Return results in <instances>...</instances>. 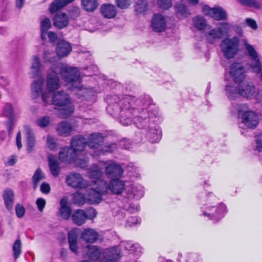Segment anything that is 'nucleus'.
Instances as JSON below:
<instances>
[{
  "label": "nucleus",
  "mask_w": 262,
  "mask_h": 262,
  "mask_svg": "<svg viewBox=\"0 0 262 262\" xmlns=\"http://www.w3.org/2000/svg\"><path fill=\"white\" fill-rule=\"evenodd\" d=\"M132 102L131 96L124 97L118 102V105L120 106V123L127 126L133 121L137 127L148 130L147 137L150 142H159L161 139L162 133L159 127L154 123L155 114L140 107L135 108L132 106Z\"/></svg>",
  "instance_id": "1"
},
{
  "label": "nucleus",
  "mask_w": 262,
  "mask_h": 262,
  "mask_svg": "<svg viewBox=\"0 0 262 262\" xmlns=\"http://www.w3.org/2000/svg\"><path fill=\"white\" fill-rule=\"evenodd\" d=\"M51 70L52 72L48 74L46 79L48 93L57 90L60 88V82L58 74L61 75L63 80L69 85V89H80L81 80L80 72L77 68L57 63L52 66Z\"/></svg>",
  "instance_id": "2"
},
{
  "label": "nucleus",
  "mask_w": 262,
  "mask_h": 262,
  "mask_svg": "<svg viewBox=\"0 0 262 262\" xmlns=\"http://www.w3.org/2000/svg\"><path fill=\"white\" fill-rule=\"evenodd\" d=\"M47 104H52L61 107L60 115L61 118H66L71 115L74 111V106L69 95L63 91H58L53 94L52 99Z\"/></svg>",
  "instance_id": "3"
},
{
  "label": "nucleus",
  "mask_w": 262,
  "mask_h": 262,
  "mask_svg": "<svg viewBox=\"0 0 262 262\" xmlns=\"http://www.w3.org/2000/svg\"><path fill=\"white\" fill-rule=\"evenodd\" d=\"M59 158L61 162L71 163L74 162L75 164L81 168H85L88 164L89 159L88 156L81 158V156L77 155L74 150L69 147H64L60 149L59 152Z\"/></svg>",
  "instance_id": "4"
},
{
  "label": "nucleus",
  "mask_w": 262,
  "mask_h": 262,
  "mask_svg": "<svg viewBox=\"0 0 262 262\" xmlns=\"http://www.w3.org/2000/svg\"><path fill=\"white\" fill-rule=\"evenodd\" d=\"M103 141V138L100 133H94L90 136L89 147L95 148L94 151H90V155L96 156L101 153L112 152L116 148V145L114 143L102 147L101 144Z\"/></svg>",
  "instance_id": "5"
},
{
  "label": "nucleus",
  "mask_w": 262,
  "mask_h": 262,
  "mask_svg": "<svg viewBox=\"0 0 262 262\" xmlns=\"http://www.w3.org/2000/svg\"><path fill=\"white\" fill-rule=\"evenodd\" d=\"M239 39L237 36L226 38L220 43L221 51L227 59L234 57L239 50Z\"/></svg>",
  "instance_id": "6"
},
{
  "label": "nucleus",
  "mask_w": 262,
  "mask_h": 262,
  "mask_svg": "<svg viewBox=\"0 0 262 262\" xmlns=\"http://www.w3.org/2000/svg\"><path fill=\"white\" fill-rule=\"evenodd\" d=\"M120 178L113 179L108 183L105 180H100V185L103 187L102 192L107 193L109 191L114 194H121L125 188V182L120 179Z\"/></svg>",
  "instance_id": "7"
},
{
  "label": "nucleus",
  "mask_w": 262,
  "mask_h": 262,
  "mask_svg": "<svg viewBox=\"0 0 262 262\" xmlns=\"http://www.w3.org/2000/svg\"><path fill=\"white\" fill-rule=\"evenodd\" d=\"M90 138L89 142L81 135H76L74 136L71 141L70 146L74 150V151L77 155H80L81 158H83L84 156H88L84 151L85 149L88 147L89 149L94 151L95 148H92L89 147Z\"/></svg>",
  "instance_id": "8"
},
{
  "label": "nucleus",
  "mask_w": 262,
  "mask_h": 262,
  "mask_svg": "<svg viewBox=\"0 0 262 262\" xmlns=\"http://www.w3.org/2000/svg\"><path fill=\"white\" fill-rule=\"evenodd\" d=\"M100 180L97 181V185L95 187H93L88 190L85 193V199L87 203L93 204L100 203L102 199V195L105 194V192H102L103 187L100 185Z\"/></svg>",
  "instance_id": "9"
},
{
  "label": "nucleus",
  "mask_w": 262,
  "mask_h": 262,
  "mask_svg": "<svg viewBox=\"0 0 262 262\" xmlns=\"http://www.w3.org/2000/svg\"><path fill=\"white\" fill-rule=\"evenodd\" d=\"M244 45L248 55L250 57L249 66L252 70L258 72L260 68V63H262L260 60V56L258 55L254 48L252 45L248 43L246 40H244Z\"/></svg>",
  "instance_id": "10"
},
{
  "label": "nucleus",
  "mask_w": 262,
  "mask_h": 262,
  "mask_svg": "<svg viewBox=\"0 0 262 262\" xmlns=\"http://www.w3.org/2000/svg\"><path fill=\"white\" fill-rule=\"evenodd\" d=\"M43 79L41 77H39L37 80H34L31 86L32 95L34 96V98L40 95L43 102L45 104H47L50 101V94L43 91Z\"/></svg>",
  "instance_id": "11"
},
{
  "label": "nucleus",
  "mask_w": 262,
  "mask_h": 262,
  "mask_svg": "<svg viewBox=\"0 0 262 262\" xmlns=\"http://www.w3.org/2000/svg\"><path fill=\"white\" fill-rule=\"evenodd\" d=\"M123 173L122 167L118 163L113 161L105 162V174L111 179L121 178Z\"/></svg>",
  "instance_id": "12"
},
{
  "label": "nucleus",
  "mask_w": 262,
  "mask_h": 262,
  "mask_svg": "<svg viewBox=\"0 0 262 262\" xmlns=\"http://www.w3.org/2000/svg\"><path fill=\"white\" fill-rule=\"evenodd\" d=\"M3 116L8 118L6 125L8 131L11 133L13 129L14 123L16 120L17 116L14 112V108L11 103H6L2 112Z\"/></svg>",
  "instance_id": "13"
},
{
  "label": "nucleus",
  "mask_w": 262,
  "mask_h": 262,
  "mask_svg": "<svg viewBox=\"0 0 262 262\" xmlns=\"http://www.w3.org/2000/svg\"><path fill=\"white\" fill-rule=\"evenodd\" d=\"M66 182L70 187L80 189L85 188L88 185L87 182L84 180L81 176L76 172H72L67 176Z\"/></svg>",
  "instance_id": "14"
},
{
  "label": "nucleus",
  "mask_w": 262,
  "mask_h": 262,
  "mask_svg": "<svg viewBox=\"0 0 262 262\" xmlns=\"http://www.w3.org/2000/svg\"><path fill=\"white\" fill-rule=\"evenodd\" d=\"M245 70L243 66L238 63L231 64L230 74L235 83L242 82L245 78Z\"/></svg>",
  "instance_id": "15"
},
{
  "label": "nucleus",
  "mask_w": 262,
  "mask_h": 262,
  "mask_svg": "<svg viewBox=\"0 0 262 262\" xmlns=\"http://www.w3.org/2000/svg\"><path fill=\"white\" fill-rule=\"evenodd\" d=\"M241 116L242 123L248 128H254L258 124V116L253 111H248L244 112L242 114Z\"/></svg>",
  "instance_id": "16"
},
{
  "label": "nucleus",
  "mask_w": 262,
  "mask_h": 262,
  "mask_svg": "<svg viewBox=\"0 0 262 262\" xmlns=\"http://www.w3.org/2000/svg\"><path fill=\"white\" fill-rule=\"evenodd\" d=\"M202 11L206 15H209L216 20L226 19V12L222 8H210L207 5L204 6Z\"/></svg>",
  "instance_id": "17"
},
{
  "label": "nucleus",
  "mask_w": 262,
  "mask_h": 262,
  "mask_svg": "<svg viewBox=\"0 0 262 262\" xmlns=\"http://www.w3.org/2000/svg\"><path fill=\"white\" fill-rule=\"evenodd\" d=\"M103 258L101 262H117L121 256V251L117 247L105 250L103 252Z\"/></svg>",
  "instance_id": "18"
},
{
  "label": "nucleus",
  "mask_w": 262,
  "mask_h": 262,
  "mask_svg": "<svg viewBox=\"0 0 262 262\" xmlns=\"http://www.w3.org/2000/svg\"><path fill=\"white\" fill-rule=\"evenodd\" d=\"M224 33L222 28L212 29L210 26L207 27L204 35L209 42L212 44L217 39L220 38Z\"/></svg>",
  "instance_id": "19"
},
{
  "label": "nucleus",
  "mask_w": 262,
  "mask_h": 262,
  "mask_svg": "<svg viewBox=\"0 0 262 262\" xmlns=\"http://www.w3.org/2000/svg\"><path fill=\"white\" fill-rule=\"evenodd\" d=\"M99 233L94 229L86 228L83 230L81 233L80 237L85 243H94L99 238Z\"/></svg>",
  "instance_id": "20"
},
{
  "label": "nucleus",
  "mask_w": 262,
  "mask_h": 262,
  "mask_svg": "<svg viewBox=\"0 0 262 262\" xmlns=\"http://www.w3.org/2000/svg\"><path fill=\"white\" fill-rule=\"evenodd\" d=\"M101 252L96 246L88 245L83 248V255L85 258H88L92 260L98 259Z\"/></svg>",
  "instance_id": "21"
},
{
  "label": "nucleus",
  "mask_w": 262,
  "mask_h": 262,
  "mask_svg": "<svg viewBox=\"0 0 262 262\" xmlns=\"http://www.w3.org/2000/svg\"><path fill=\"white\" fill-rule=\"evenodd\" d=\"M151 27L156 32L164 31L166 28V22L164 16L160 14H155L152 19Z\"/></svg>",
  "instance_id": "22"
},
{
  "label": "nucleus",
  "mask_w": 262,
  "mask_h": 262,
  "mask_svg": "<svg viewBox=\"0 0 262 262\" xmlns=\"http://www.w3.org/2000/svg\"><path fill=\"white\" fill-rule=\"evenodd\" d=\"M239 95L244 97L249 98L255 93V88L252 84L247 82H239L238 85Z\"/></svg>",
  "instance_id": "23"
},
{
  "label": "nucleus",
  "mask_w": 262,
  "mask_h": 262,
  "mask_svg": "<svg viewBox=\"0 0 262 262\" xmlns=\"http://www.w3.org/2000/svg\"><path fill=\"white\" fill-rule=\"evenodd\" d=\"M176 16L180 19H184L191 15L187 6L182 3H177L174 6Z\"/></svg>",
  "instance_id": "24"
},
{
  "label": "nucleus",
  "mask_w": 262,
  "mask_h": 262,
  "mask_svg": "<svg viewBox=\"0 0 262 262\" xmlns=\"http://www.w3.org/2000/svg\"><path fill=\"white\" fill-rule=\"evenodd\" d=\"M48 161L51 174L54 177H56L60 171L59 160L54 156L50 155L48 157Z\"/></svg>",
  "instance_id": "25"
},
{
  "label": "nucleus",
  "mask_w": 262,
  "mask_h": 262,
  "mask_svg": "<svg viewBox=\"0 0 262 262\" xmlns=\"http://www.w3.org/2000/svg\"><path fill=\"white\" fill-rule=\"evenodd\" d=\"M126 192L129 199H139L144 195L142 187L135 185L129 186L126 189Z\"/></svg>",
  "instance_id": "26"
},
{
  "label": "nucleus",
  "mask_w": 262,
  "mask_h": 262,
  "mask_svg": "<svg viewBox=\"0 0 262 262\" xmlns=\"http://www.w3.org/2000/svg\"><path fill=\"white\" fill-rule=\"evenodd\" d=\"M24 132L27 144V150L30 152L33 150L35 145V139L32 128L28 125H25Z\"/></svg>",
  "instance_id": "27"
},
{
  "label": "nucleus",
  "mask_w": 262,
  "mask_h": 262,
  "mask_svg": "<svg viewBox=\"0 0 262 262\" xmlns=\"http://www.w3.org/2000/svg\"><path fill=\"white\" fill-rule=\"evenodd\" d=\"M68 199L63 198L60 200V207L58 212V215L63 219L67 220L70 216L71 213V208L67 205Z\"/></svg>",
  "instance_id": "28"
},
{
  "label": "nucleus",
  "mask_w": 262,
  "mask_h": 262,
  "mask_svg": "<svg viewBox=\"0 0 262 262\" xmlns=\"http://www.w3.org/2000/svg\"><path fill=\"white\" fill-rule=\"evenodd\" d=\"M72 51L70 43L64 40L58 42L56 47L57 54L59 57H63L69 55Z\"/></svg>",
  "instance_id": "29"
},
{
  "label": "nucleus",
  "mask_w": 262,
  "mask_h": 262,
  "mask_svg": "<svg viewBox=\"0 0 262 262\" xmlns=\"http://www.w3.org/2000/svg\"><path fill=\"white\" fill-rule=\"evenodd\" d=\"M101 13L105 18H114L117 15V12L115 6L113 4H104L101 7Z\"/></svg>",
  "instance_id": "30"
},
{
  "label": "nucleus",
  "mask_w": 262,
  "mask_h": 262,
  "mask_svg": "<svg viewBox=\"0 0 262 262\" xmlns=\"http://www.w3.org/2000/svg\"><path fill=\"white\" fill-rule=\"evenodd\" d=\"M41 63L39 58L36 55L32 57L31 75L33 78L38 77L40 74Z\"/></svg>",
  "instance_id": "31"
},
{
  "label": "nucleus",
  "mask_w": 262,
  "mask_h": 262,
  "mask_svg": "<svg viewBox=\"0 0 262 262\" xmlns=\"http://www.w3.org/2000/svg\"><path fill=\"white\" fill-rule=\"evenodd\" d=\"M69 24L68 17L65 13H57L53 19V24L58 29L66 27Z\"/></svg>",
  "instance_id": "32"
},
{
  "label": "nucleus",
  "mask_w": 262,
  "mask_h": 262,
  "mask_svg": "<svg viewBox=\"0 0 262 262\" xmlns=\"http://www.w3.org/2000/svg\"><path fill=\"white\" fill-rule=\"evenodd\" d=\"M68 242L70 250L74 253H77L78 252L77 234L75 230H72L69 232Z\"/></svg>",
  "instance_id": "33"
},
{
  "label": "nucleus",
  "mask_w": 262,
  "mask_h": 262,
  "mask_svg": "<svg viewBox=\"0 0 262 262\" xmlns=\"http://www.w3.org/2000/svg\"><path fill=\"white\" fill-rule=\"evenodd\" d=\"M3 198L7 209L8 210H11L14 200V194L12 190L10 189H6L4 192Z\"/></svg>",
  "instance_id": "34"
},
{
  "label": "nucleus",
  "mask_w": 262,
  "mask_h": 262,
  "mask_svg": "<svg viewBox=\"0 0 262 262\" xmlns=\"http://www.w3.org/2000/svg\"><path fill=\"white\" fill-rule=\"evenodd\" d=\"M192 25L199 31H202L208 26L207 25L206 19L201 15H197L192 18Z\"/></svg>",
  "instance_id": "35"
},
{
  "label": "nucleus",
  "mask_w": 262,
  "mask_h": 262,
  "mask_svg": "<svg viewBox=\"0 0 262 262\" xmlns=\"http://www.w3.org/2000/svg\"><path fill=\"white\" fill-rule=\"evenodd\" d=\"M72 220L74 224L80 226L83 224L86 220L84 211L81 209H78L74 212L72 215Z\"/></svg>",
  "instance_id": "36"
},
{
  "label": "nucleus",
  "mask_w": 262,
  "mask_h": 262,
  "mask_svg": "<svg viewBox=\"0 0 262 262\" xmlns=\"http://www.w3.org/2000/svg\"><path fill=\"white\" fill-rule=\"evenodd\" d=\"M237 83H234L233 84H226L225 91L227 96L230 100H233L237 98L239 95V89H237Z\"/></svg>",
  "instance_id": "37"
},
{
  "label": "nucleus",
  "mask_w": 262,
  "mask_h": 262,
  "mask_svg": "<svg viewBox=\"0 0 262 262\" xmlns=\"http://www.w3.org/2000/svg\"><path fill=\"white\" fill-rule=\"evenodd\" d=\"M82 8L86 12H92L98 7L97 0H81Z\"/></svg>",
  "instance_id": "38"
},
{
  "label": "nucleus",
  "mask_w": 262,
  "mask_h": 262,
  "mask_svg": "<svg viewBox=\"0 0 262 262\" xmlns=\"http://www.w3.org/2000/svg\"><path fill=\"white\" fill-rule=\"evenodd\" d=\"M51 27L50 19L48 17H44L40 21L41 38L42 40L46 39L47 33L49 29Z\"/></svg>",
  "instance_id": "39"
},
{
  "label": "nucleus",
  "mask_w": 262,
  "mask_h": 262,
  "mask_svg": "<svg viewBox=\"0 0 262 262\" xmlns=\"http://www.w3.org/2000/svg\"><path fill=\"white\" fill-rule=\"evenodd\" d=\"M57 130L60 135L67 136L72 132V127L70 123L63 121L59 123Z\"/></svg>",
  "instance_id": "40"
},
{
  "label": "nucleus",
  "mask_w": 262,
  "mask_h": 262,
  "mask_svg": "<svg viewBox=\"0 0 262 262\" xmlns=\"http://www.w3.org/2000/svg\"><path fill=\"white\" fill-rule=\"evenodd\" d=\"M89 177L93 179H95L92 182L94 185H97V181L102 180L100 178L102 176L101 170L98 166H94L89 170Z\"/></svg>",
  "instance_id": "41"
},
{
  "label": "nucleus",
  "mask_w": 262,
  "mask_h": 262,
  "mask_svg": "<svg viewBox=\"0 0 262 262\" xmlns=\"http://www.w3.org/2000/svg\"><path fill=\"white\" fill-rule=\"evenodd\" d=\"M226 210V207L225 204L221 203L220 204L218 210L215 214L212 213H208L205 212L204 213V215L210 217V220L216 221L222 217V213L225 212Z\"/></svg>",
  "instance_id": "42"
},
{
  "label": "nucleus",
  "mask_w": 262,
  "mask_h": 262,
  "mask_svg": "<svg viewBox=\"0 0 262 262\" xmlns=\"http://www.w3.org/2000/svg\"><path fill=\"white\" fill-rule=\"evenodd\" d=\"M45 179V174L40 168H37L32 177L34 189H35L37 187L40 182Z\"/></svg>",
  "instance_id": "43"
},
{
  "label": "nucleus",
  "mask_w": 262,
  "mask_h": 262,
  "mask_svg": "<svg viewBox=\"0 0 262 262\" xmlns=\"http://www.w3.org/2000/svg\"><path fill=\"white\" fill-rule=\"evenodd\" d=\"M121 246L131 253L141 252V248L138 244H133L130 242H123L121 243Z\"/></svg>",
  "instance_id": "44"
},
{
  "label": "nucleus",
  "mask_w": 262,
  "mask_h": 262,
  "mask_svg": "<svg viewBox=\"0 0 262 262\" xmlns=\"http://www.w3.org/2000/svg\"><path fill=\"white\" fill-rule=\"evenodd\" d=\"M67 5L66 0H55L50 5L49 11L51 13L56 12Z\"/></svg>",
  "instance_id": "45"
},
{
  "label": "nucleus",
  "mask_w": 262,
  "mask_h": 262,
  "mask_svg": "<svg viewBox=\"0 0 262 262\" xmlns=\"http://www.w3.org/2000/svg\"><path fill=\"white\" fill-rule=\"evenodd\" d=\"M13 256L15 259H17L21 253V243L20 239H17L14 242L12 247Z\"/></svg>",
  "instance_id": "46"
},
{
  "label": "nucleus",
  "mask_w": 262,
  "mask_h": 262,
  "mask_svg": "<svg viewBox=\"0 0 262 262\" xmlns=\"http://www.w3.org/2000/svg\"><path fill=\"white\" fill-rule=\"evenodd\" d=\"M47 145L50 150H56L58 148L56 139L51 135H48L47 137Z\"/></svg>",
  "instance_id": "47"
},
{
  "label": "nucleus",
  "mask_w": 262,
  "mask_h": 262,
  "mask_svg": "<svg viewBox=\"0 0 262 262\" xmlns=\"http://www.w3.org/2000/svg\"><path fill=\"white\" fill-rule=\"evenodd\" d=\"M135 10L138 13H142L147 9V3L146 0H138L135 6Z\"/></svg>",
  "instance_id": "48"
},
{
  "label": "nucleus",
  "mask_w": 262,
  "mask_h": 262,
  "mask_svg": "<svg viewBox=\"0 0 262 262\" xmlns=\"http://www.w3.org/2000/svg\"><path fill=\"white\" fill-rule=\"evenodd\" d=\"M74 202L78 205H83L87 203L85 199V194H83L79 192H76L74 194Z\"/></svg>",
  "instance_id": "49"
},
{
  "label": "nucleus",
  "mask_w": 262,
  "mask_h": 262,
  "mask_svg": "<svg viewBox=\"0 0 262 262\" xmlns=\"http://www.w3.org/2000/svg\"><path fill=\"white\" fill-rule=\"evenodd\" d=\"M50 122V118L48 116H44L38 118L36 121L37 126L43 128L49 125Z\"/></svg>",
  "instance_id": "50"
},
{
  "label": "nucleus",
  "mask_w": 262,
  "mask_h": 262,
  "mask_svg": "<svg viewBox=\"0 0 262 262\" xmlns=\"http://www.w3.org/2000/svg\"><path fill=\"white\" fill-rule=\"evenodd\" d=\"M117 7L121 9H127L132 4L131 0H115Z\"/></svg>",
  "instance_id": "51"
},
{
  "label": "nucleus",
  "mask_w": 262,
  "mask_h": 262,
  "mask_svg": "<svg viewBox=\"0 0 262 262\" xmlns=\"http://www.w3.org/2000/svg\"><path fill=\"white\" fill-rule=\"evenodd\" d=\"M159 6L162 9L167 10L172 6L171 0H157Z\"/></svg>",
  "instance_id": "52"
},
{
  "label": "nucleus",
  "mask_w": 262,
  "mask_h": 262,
  "mask_svg": "<svg viewBox=\"0 0 262 262\" xmlns=\"http://www.w3.org/2000/svg\"><path fill=\"white\" fill-rule=\"evenodd\" d=\"M86 220H93L97 215L96 211L92 207L87 209L84 211Z\"/></svg>",
  "instance_id": "53"
},
{
  "label": "nucleus",
  "mask_w": 262,
  "mask_h": 262,
  "mask_svg": "<svg viewBox=\"0 0 262 262\" xmlns=\"http://www.w3.org/2000/svg\"><path fill=\"white\" fill-rule=\"evenodd\" d=\"M239 2L243 5L254 8L260 7L259 3L255 0H239Z\"/></svg>",
  "instance_id": "54"
},
{
  "label": "nucleus",
  "mask_w": 262,
  "mask_h": 262,
  "mask_svg": "<svg viewBox=\"0 0 262 262\" xmlns=\"http://www.w3.org/2000/svg\"><path fill=\"white\" fill-rule=\"evenodd\" d=\"M25 208L24 207L19 204H17L15 206V212L16 216L21 219L24 217L25 213Z\"/></svg>",
  "instance_id": "55"
},
{
  "label": "nucleus",
  "mask_w": 262,
  "mask_h": 262,
  "mask_svg": "<svg viewBox=\"0 0 262 262\" xmlns=\"http://www.w3.org/2000/svg\"><path fill=\"white\" fill-rule=\"evenodd\" d=\"M140 222V219L137 216H129L126 220V225L128 226H132Z\"/></svg>",
  "instance_id": "56"
},
{
  "label": "nucleus",
  "mask_w": 262,
  "mask_h": 262,
  "mask_svg": "<svg viewBox=\"0 0 262 262\" xmlns=\"http://www.w3.org/2000/svg\"><path fill=\"white\" fill-rule=\"evenodd\" d=\"M46 204V200L41 198H37L36 201V204L37 206V208H38V210L40 212H42V211L45 207Z\"/></svg>",
  "instance_id": "57"
},
{
  "label": "nucleus",
  "mask_w": 262,
  "mask_h": 262,
  "mask_svg": "<svg viewBox=\"0 0 262 262\" xmlns=\"http://www.w3.org/2000/svg\"><path fill=\"white\" fill-rule=\"evenodd\" d=\"M50 185L46 182L42 183L40 185V191L42 193L47 194L50 192Z\"/></svg>",
  "instance_id": "58"
},
{
  "label": "nucleus",
  "mask_w": 262,
  "mask_h": 262,
  "mask_svg": "<svg viewBox=\"0 0 262 262\" xmlns=\"http://www.w3.org/2000/svg\"><path fill=\"white\" fill-rule=\"evenodd\" d=\"M51 53L49 52L45 51L43 53V59L45 62H52L53 61V59L51 57Z\"/></svg>",
  "instance_id": "59"
},
{
  "label": "nucleus",
  "mask_w": 262,
  "mask_h": 262,
  "mask_svg": "<svg viewBox=\"0 0 262 262\" xmlns=\"http://www.w3.org/2000/svg\"><path fill=\"white\" fill-rule=\"evenodd\" d=\"M246 23L250 28L253 30H256L257 29V25L256 21L250 18H248L246 19Z\"/></svg>",
  "instance_id": "60"
},
{
  "label": "nucleus",
  "mask_w": 262,
  "mask_h": 262,
  "mask_svg": "<svg viewBox=\"0 0 262 262\" xmlns=\"http://www.w3.org/2000/svg\"><path fill=\"white\" fill-rule=\"evenodd\" d=\"M47 34L48 35L49 41L51 42H55L57 39V36L56 34L52 31L47 32Z\"/></svg>",
  "instance_id": "61"
},
{
  "label": "nucleus",
  "mask_w": 262,
  "mask_h": 262,
  "mask_svg": "<svg viewBox=\"0 0 262 262\" xmlns=\"http://www.w3.org/2000/svg\"><path fill=\"white\" fill-rule=\"evenodd\" d=\"M256 149L259 151H262V134H260L256 140Z\"/></svg>",
  "instance_id": "62"
},
{
  "label": "nucleus",
  "mask_w": 262,
  "mask_h": 262,
  "mask_svg": "<svg viewBox=\"0 0 262 262\" xmlns=\"http://www.w3.org/2000/svg\"><path fill=\"white\" fill-rule=\"evenodd\" d=\"M16 156H11L6 161V164L9 166L13 165L16 163Z\"/></svg>",
  "instance_id": "63"
},
{
  "label": "nucleus",
  "mask_w": 262,
  "mask_h": 262,
  "mask_svg": "<svg viewBox=\"0 0 262 262\" xmlns=\"http://www.w3.org/2000/svg\"><path fill=\"white\" fill-rule=\"evenodd\" d=\"M25 3V0H16L15 1V6L16 7L19 9H20L24 5Z\"/></svg>",
  "instance_id": "64"
}]
</instances>
